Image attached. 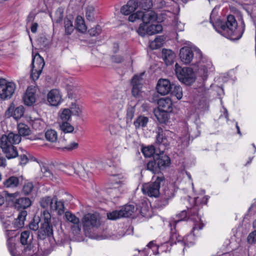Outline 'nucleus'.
<instances>
[{
  "mask_svg": "<svg viewBox=\"0 0 256 256\" xmlns=\"http://www.w3.org/2000/svg\"><path fill=\"white\" fill-rule=\"evenodd\" d=\"M43 218L38 232V249L34 256H48L53 250L56 243L53 236L50 214L45 212Z\"/></svg>",
  "mask_w": 256,
  "mask_h": 256,
  "instance_id": "obj_1",
  "label": "nucleus"
},
{
  "mask_svg": "<svg viewBox=\"0 0 256 256\" xmlns=\"http://www.w3.org/2000/svg\"><path fill=\"white\" fill-rule=\"evenodd\" d=\"M21 139L19 135L13 132H10L8 135L2 134L0 137V148L8 159L18 156L17 148L14 144L20 143Z\"/></svg>",
  "mask_w": 256,
  "mask_h": 256,
  "instance_id": "obj_2",
  "label": "nucleus"
},
{
  "mask_svg": "<svg viewBox=\"0 0 256 256\" xmlns=\"http://www.w3.org/2000/svg\"><path fill=\"white\" fill-rule=\"evenodd\" d=\"M242 26L238 27V23L235 17L232 14L227 16L226 21L221 24L220 28L224 32L228 33V36L232 40H238L242 36L245 28L243 20H242Z\"/></svg>",
  "mask_w": 256,
  "mask_h": 256,
  "instance_id": "obj_3",
  "label": "nucleus"
},
{
  "mask_svg": "<svg viewBox=\"0 0 256 256\" xmlns=\"http://www.w3.org/2000/svg\"><path fill=\"white\" fill-rule=\"evenodd\" d=\"M170 164V159L164 152L156 154L153 156V159L149 161L147 164V169L156 174H162L161 170L168 168Z\"/></svg>",
  "mask_w": 256,
  "mask_h": 256,
  "instance_id": "obj_4",
  "label": "nucleus"
},
{
  "mask_svg": "<svg viewBox=\"0 0 256 256\" xmlns=\"http://www.w3.org/2000/svg\"><path fill=\"white\" fill-rule=\"evenodd\" d=\"M179 56L184 64H195L200 60L202 56L201 51L196 48L184 46L180 50Z\"/></svg>",
  "mask_w": 256,
  "mask_h": 256,
  "instance_id": "obj_5",
  "label": "nucleus"
},
{
  "mask_svg": "<svg viewBox=\"0 0 256 256\" xmlns=\"http://www.w3.org/2000/svg\"><path fill=\"white\" fill-rule=\"evenodd\" d=\"M165 182V178L162 174L160 176H154L152 181L142 185V191L145 194L150 197L157 198L160 194V188L161 185Z\"/></svg>",
  "mask_w": 256,
  "mask_h": 256,
  "instance_id": "obj_6",
  "label": "nucleus"
},
{
  "mask_svg": "<svg viewBox=\"0 0 256 256\" xmlns=\"http://www.w3.org/2000/svg\"><path fill=\"white\" fill-rule=\"evenodd\" d=\"M174 70L178 80L186 85H191L196 80V74L191 68H182L176 63Z\"/></svg>",
  "mask_w": 256,
  "mask_h": 256,
  "instance_id": "obj_7",
  "label": "nucleus"
},
{
  "mask_svg": "<svg viewBox=\"0 0 256 256\" xmlns=\"http://www.w3.org/2000/svg\"><path fill=\"white\" fill-rule=\"evenodd\" d=\"M16 88L14 82L0 78V98L2 100L10 99L14 94Z\"/></svg>",
  "mask_w": 256,
  "mask_h": 256,
  "instance_id": "obj_8",
  "label": "nucleus"
},
{
  "mask_svg": "<svg viewBox=\"0 0 256 256\" xmlns=\"http://www.w3.org/2000/svg\"><path fill=\"white\" fill-rule=\"evenodd\" d=\"M32 235H30V231L24 230L21 233L20 242L22 245H26L22 252L26 256H34L36 254V252H34V250H32Z\"/></svg>",
  "mask_w": 256,
  "mask_h": 256,
  "instance_id": "obj_9",
  "label": "nucleus"
},
{
  "mask_svg": "<svg viewBox=\"0 0 256 256\" xmlns=\"http://www.w3.org/2000/svg\"><path fill=\"white\" fill-rule=\"evenodd\" d=\"M135 211V207L134 204H126L119 210H114L112 212L108 213V218L111 220H115L122 217H129L132 216Z\"/></svg>",
  "mask_w": 256,
  "mask_h": 256,
  "instance_id": "obj_10",
  "label": "nucleus"
},
{
  "mask_svg": "<svg viewBox=\"0 0 256 256\" xmlns=\"http://www.w3.org/2000/svg\"><path fill=\"white\" fill-rule=\"evenodd\" d=\"M198 198H194V205L188 210V220L196 222H194L192 230L191 232L192 233L194 232V231L196 230H202L204 226V224L202 222L201 219L198 214L199 209L198 206L196 204V200Z\"/></svg>",
  "mask_w": 256,
  "mask_h": 256,
  "instance_id": "obj_11",
  "label": "nucleus"
},
{
  "mask_svg": "<svg viewBox=\"0 0 256 256\" xmlns=\"http://www.w3.org/2000/svg\"><path fill=\"white\" fill-rule=\"evenodd\" d=\"M16 195H18L16 193L8 194L9 196L13 198L12 200L14 201V206L16 209L20 212L22 210H26L31 206L32 202L29 198L20 197L14 200Z\"/></svg>",
  "mask_w": 256,
  "mask_h": 256,
  "instance_id": "obj_12",
  "label": "nucleus"
},
{
  "mask_svg": "<svg viewBox=\"0 0 256 256\" xmlns=\"http://www.w3.org/2000/svg\"><path fill=\"white\" fill-rule=\"evenodd\" d=\"M82 224L84 228L89 230L92 228H98L100 225V221L96 214L88 213L84 216Z\"/></svg>",
  "mask_w": 256,
  "mask_h": 256,
  "instance_id": "obj_13",
  "label": "nucleus"
},
{
  "mask_svg": "<svg viewBox=\"0 0 256 256\" xmlns=\"http://www.w3.org/2000/svg\"><path fill=\"white\" fill-rule=\"evenodd\" d=\"M158 196L160 197L157 200L156 204L158 207L162 208L166 206L168 203V200L174 197V190L172 189L164 188Z\"/></svg>",
  "mask_w": 256,
  "mask_h": 256,
  "instance_id": "obj_14",
  "label": "nucleus"
},
{
  "mask_svg": "<svg viewBox=\"0 0 256 256\" xmlns=\"http://www.w3.org/2000/svg\"><path fill=\"white\" fill-rule=\"evenodd\" d=\"M172 84L168 79H160L157 83L156 90L162 95H166L170 94L172 89Z\"/></svg>",
  "mask_w": 256,
  "mask_h": 256,
  "instance_id": "obj_15",
  "label": "nucleus"
},
{
  "mask_svg": "<svg viewBox=\"0 0 256 256\" xmlns=\"http://www.w3.org/2000/svg\"><path fill=\"white\" fill-rule=\"evenodd\" d=\"M142 76L138 75H134L132 79L131 84L132 86V94L135 98H140L141 96V90L142 87Z\"/></svg>",
  "mask_w": 256,
  "mask_h": 256,
  "instance_id": "obj_16",
  "label": "nucleus"
},
{
  "mask_svg": "<svg viewBox=\"0 0 256 256\" xmlns=\"http://www.w3.org/2000/svg\"><path fill=\"white\" fill-rule=\"evenodd\" d=\"M24 112V108L22 106H20L14 108V106L12 104L6 112V115L8 117L13 116L16 120L21 118Z\"/></svg>",
  "mask_w": 256,
  "mask_h": 256,
  "instance_id": "obj_17",
  "label": "nucleus"
},
{
  "mask_svg": "<svg viewBox=\"0 0 256 256\" xmlns=\"http://www.w3.org/2000/svg\"><path fill=\"white\" fill-rule=\"evenodd\" d=\"M169 226L170 228V238L168 243H169L170 246H172L174 244H176V242H182V237L176 232V222L170 221Z\"/></svg>",
  "mask_w": 256,
  "mask_h": 256,
  "instance_id": "obj_18",
  "label": "nucleus"
},
{
  "mask_svg": "<svg viewBox=\"0 0 256 256\" xmlns=\"http://www.w3.org/2000/svg\"><path fill=\"white\" fill-rule=\"evenodd\" d=\"M48 102L52 106H58L62 102V96L60 92L56 89L52 90L47 96Z\"/></svg>",
  "mask_w": 256,
  "mask_h": 256,
  "instance_id": "obj_19",
  "label": "nucleus"
},
{
  "mask_svg": "<svg viewBox=\"0 0 256 256\" xmlns=\"http://www.w3.org/2000/svg\"><path fill=\"white\" fill-rule=\"evenodd\" d=\"M110 183L106 188L107 192L111 194L114 192H117L118 188L124 184L122 181L118 180L116 175H113L110 178ZM111 196L114 198V194H111Z\"/></svg>",
  "mask_w": 256,
  "mask_h": 256,
  "instance_id": "obj_20",
  "label": "nucleus"
},
{
  "mask_svg": "<svg viewBox=\"0 0 256 256\" xmlns=\"http://www.w3.org/2000/svg\"><path fill=\"white\" fill-rule=\"evenodd\" d=\"M140 19L144 24H149L156 22L157 20V14L154 11L148 10L145 11H140Z\"/></svg>",
  "mask_w": 256,
  "mask_h": 256,
  "instance_id": "obj_21",
  "label": "nucleus"
},
{
  "mask_svg": "<svg viewBox=\"0 0 256 256\" xmlns=\"http://www.w3.org/2000/svg\"><path fill=\"white\" fill-rule=\"evenodd\" d=\"M136 103L132 100L127 105L125 118L128 126H130L132 123L136 112Z\"/></svg>",
  "mask_w": 256,
  "mask_h": 256,
  "instance_id": "obj_22",
  "label": "nucleus"
},
{
  "mask_svg": "<svg viewBox=\"0 0 256 256\" xmlns=\"http://www.w3.org/2000/svg\"><path fill=\"white\" fill-rule=\"evenodd\" d=\"M166 130H164L160 127L158 128L157 134L156 136V143L159 146H168L170 142L166 136Z\"/></svg>",
  "mask_w": 256,
  "mask_h": 256,
  "instance_id": "obj_23",
  "label": "nucleus"
},
{
  "mask_svg": "<svg viewBox=\"0 0 256 256\" xmlns=\"http://www.w3.org/2000/svg\"><path fill=\"white\" fill-rule=\"evenodd\" d=\"M54 199H57L56 196L52 198L50 196H46L42 198L40 201V205L42 208L44 209L43 212V217H44V212L47 211L50 214L52 212L53 202Z\"/></svg>",
  "mask_w": 256,
  "mask_h": 256,
  "instance_id": "obj_24",
  "label": "nucleus"
},
{
  "mask_svg": "<svg viewBox=\"0 0 256 256\" xmlns=\"http://www.w3.org/2000/svg\"><path fill=\"white\" fill-rule=\"evenodd\" d=\"M27 215L28 212L26 210H22L18 212L17 218L14 219L12 222L13 227L16 230H18L24 226Z\"/></svg>",
  "mask_w": 256,
  "mask_h": 256,
  "instance_id": "obj_25",
  "label": "nucleus"
},
{
  "mask_svg": "<svg viewBox=\"0 0 256 256\" xmlns=\"http://www.w3.org/2000/svg\"><path fill=\"white\" fill-rule=\"evenodd\" d=\"M22 100L24 104L28 106H32L36 100L34 90L32 88H28L23 96Z\"/></svg>",
  "mask_w": 256,
  "mask_h": 256,
  "instance_id": "obj_26",
  "label": "nucleus"
},
{
  "mask_svg": "<svg viewBox=\"0 0 256 256\" xmlns=\"http://www.w3.org/2000/svg\"><path fill=\"white\" fill-rule=\"evenodd\" d=\"M138 6L137 0H130L126 4L122 6L120 12L124 15H129L136 9Z\"/></svg>",
  "mask_w": 256,
  "mask_h": 256,
  "instance_id": "obj_27",
  "label": "nucleus"
},
{
  "mask_svg": "<svg viewBox=\"0 0 256 256\" xmlns=\"http://www.w3.org/2000/svg\"><path fill=\"white\" fill-rule=\"evenodd\" d=\"M158 110L172 112V101L171 99L168 97L164 98H160L158 102Z\"/></svg>",
  "mask_w": 256,
  "mask_h": 256,
  "instance_id": "obj_28",
  "label": "nucleus"
},
{
  "mask_svg": "<svg viewBox=\"0 0 256 256\" xmlns=\"http://www.w3.org/2000/svg\"><path fill=\"white\" fill-rule=\"evenodd\" d=\"M45 65L44 61L42 57L38 54H36L34 56L32 54V58L31 66L37 68V72H42L43 68Z\"/></svg>",
  "mask_w": 256,
  "mask_h": 256,
  "instance_id": "obj_29",
  "label": "nucleus"
},
{
  "mask_svg": "<svg viewBox=\"0 0 256 256\" xmlns=\"http://www.w3.org/2000/svg\"><path fill=\"white\" fill-rule=\"evenodd\" d=\"M23 180L22 176H11L6 179L3 182L4 186L6 188H16L20 184H22Z\"/></svg>",
  "mask_w": 256,
  "mask_h": 256,
  "instance_id": "obj_30",
  "label": "nucleus"
},
{
  "mask_svg": "<svg viewBox=\"0 0 256 256\" xmlns=\"http://www.w3.org/2000/svg\"><path fill=\"white\" fill-rule=\"evenodd\" d=\"M162 57L166 65L170 66L174 62L176 55L174 53L170 50L162 49Z\"/></svg>",
  "mask_w": 256,
  "mask_h": 256,
  "instance_id": "obj_31",
  "label": "nucleus"
},
{
  "mask_svg": "<svg viewBox=\"0 0 256 256\" xmlns=\"http://www.w3.org/2000/svg\"><path fill=\"white\" fill-rule=\"evenodd\" d=\"M170 112L158 110L154 114L158 121L160 124H166L170 119L169 113Z\"/></svg>",
  "mask_w": 256,
  "mask_h": 256,
  "instance_id": "obj_32",
  "label": "nucleus"
},
{
  "mask_svg": "<svg viewBox=\"0 0 256 256\" xmlns=\"http://www.w3.org/2000/svg\"><path fill=\"white\" fill-rule=\"evenodd\" d=\"M148 118L146 116L140 115L138 116L133 124L136 129H139L140 128H144L146 126L148 122Z\"/></svg>",
  "mask_w": 256,
  "mask_h": 256,
  "instance_id": "obj_33",
  "label": "nucleus"
},
{
  "mask_svg": "<svg viewBox=\"0 0 256 256\" xmlns=\"http://www.w3.org/2000/svg\"><path fill=\"white\" fill-rule=\"evenodd\" d=\"M64 202L62 200L58 201V198L54 199L52 212L56 211L58 215H62L64 212Z\"/></svg>",
  "mask_w": 256,
  "mask_h": 256,
  "instance_id": "obj_34",
  "label": "nucleus"
},
{
  "mask_svg": "<svg viewBox=\"0 0 256 256\" xmlns=\"http://www.w3.org/2000/svg\"><path fill=\"white\" fill-rule=\"evenodd\" d=\"M95 8L92 5L88 6L86 8V16L87 20L94 22L96 20Z\"/></svg>",
  "mask_w": 256,
  "mask_h": 256,
  "instance_id": "obj_35",
  "label": "nucleus"
},
{
  "mask_svg": "<svg viewBox=\"0 0 256 256\" xmlns=\"http://www.w3.org/2000/svg\"><path fill=\"white\" fill-rule=\"evenodd\" d=\"M68 109L70 111L71 115L76 116H82V108L78 104L72 102Z\"/></svg>",
  "mask_w": 256,
  "mask_h": 256,
  "instance_id": "obj_36",
  "label": "nucleus"
},
{
  "mask_svg": "<svg viewBox=\"0 0 256 256\" xmlns=\"http://www.w3.org/2000/svg\"><path fill=\"white\" fill-rule=\"evenodd\" d=\"M18 134L21 138V136H29L31 133V130L28 125L24 124H20L18 126Z\"/></svg>",
  "mask_w": 256,
  "mask_h": 256,
  "instance_id": "obj_37",
  "label": "nucleus"
},
{
  "mask_svg": "<svg viewBox=\"0 0 256 256\" xmlns=\"http://www.w3.org/2000/svg\"><path fill=\"white\" fill-rule=\"evenodd\" d=\"M162 27L160 24H152L147 28V34L153 35L162 32Z\"/></svg>",
  "mask_w": 256,
  "mask_h": 256,
  "instance_id": "obj_38",
  "label": "nucleus"
},
{
  "mask_svg": "<svg viewBox=\"0 0 256 256\" xmlns=\"http://www.w3.org/2000/svg\"><path fill=\"white\" fill-rule=\"evenodd\" d=\"M45 137L47 140L54 142L58 140L57 132L54 130H48L45 132Z\"/></svg>",
  "mask_w": 256,
  "mask_h": 256,
  "instance_id": "obj_39",
  "label": "nucleus"
},
{
  "mask_svg": "<svg viewBox=\"0 0 256 256\" xmlns=\"http://www.w3.org/2000/svg\"><path fill=\"white\" fill-rule=\"evenodd\" d=\"M76 28L81 32H84L87 30L84 20L80 16H78L76 19Z\"/></svg>",
  "mask_w": 256,
  "mask_h": 256,
  "instance_id": "obj_40",
  "label": "nucleus"
},
{
  "mask_svg": "<svg viewBox=\"0 0 256 256\" xmlns=\"http://www.w3.org/2000/svg\"><path fill=\"white\" fill-rule=\"evenodd\" d=\"M60 128L64 133H71L74 130V127L68 122H59Z\"/></svg>",
  "mask_w": 256,
  "mask_h": 256,
  "instance_id": "obj_41",
  "label": "nucleus"
},
{
  "mask_svg": "<svg viewBox=\"0 0 256 256\" xmlns=\"http://www.w3.org/2000/svg\"><path fill=\"white\" fill-rule=\"evenodd\" d=\"M172 89L170 91V94L172 96H174L178 100H180L182 96V88L180 86L175 85L172 84Z\"/></svg>",
  "mask_w": 256,
  "mask_h": 256,
  "instance_id": "obj_42",
  "label": "nucleus"
},
{
  "mask_svg": "<svg viewBox=\"0 0 256 256\" xmlns=\"http://www.w3.org/2000/svg\"><path fill=\"white\" fill-rule=\"evenodd\" d=\"M70 111L68 108H64L60 112V122H68L71 118Z\"/></svg>",
  "mask_w": 256,
  "mask_h": 256,
  "instance_id": "obj_43",
  "label": "nucleus"
},
{
  "mask_svg": "<svg viewBox=\"0 0 256 256\" xmlns=\"http://www.w3.org/2000/svg\"><path fill=\"white\" fill-rule=\"evenodd\" d=\"M40 221V218L38 216H34L33 219L28 224L30 230L34 231L38 230L40 229L38 224Z\"/></svg>",
  "mask_w": 256,
  "mask_h": 256,
  "instance_id": "obj_44",
  "label": "nucleus"
},
{
  "mask_svg": "<svg viewBox=\"0 0 256 256\" xmlns=\"http://www.w3.org/2000/svg\"><path fill=\"white\" fill-rule=\"evenodd\" d=\"M64 24L65 28V33L66 35H70L74 30V26L72 22L68 18L64 19Z\"/></svg>",
  "mask_w": 256,
  "mask_h": 256,
  "instance_id": "obj_45",
  "label": "nucleus"
},
{
  "mask_svg": "<svg viewBox=\"0 0 256 256\" xmlns=\"http://www.w3.org/2000/svg\"><path fill=\"white\" fill-rule=\"evenodd\" d=\"M64 217L67 221L72 224H78L80 222V219L70 211L65 212Z\"/></svg>",
  "mask_w": 256,
  "mask_h": 256,
  "instance_id": "obj_46",
  "label": "nucleus"
},
{
  "mask_svg": "<svg viewBox=\"0 0 256 256\" xmlns=\"http://www.w3.org/2000/svg\"><path fill=\"white\" fill-rule=\"evenodd\" d=\"M138 6L142 9L144 11L148 10L152 6V0H140Z\"/></svg>",
  "mask_w": 256,
  "mask_h": 256,
  "instance_id": "obj_47",
  "label": "nucleus"
},
{
  "mask_svg": "<svg viewBox=\"0 0 256 256\" xmlns=\"http://www.w3.org/2000/svg\"><path fill=\"white\" fill-rule=\"evenodd\" d=\"M142 152L145 157L150 158L154 156L155 148L153 146L144 147L142 148Z\"/></svg>",
  "mask_w": 256,
  "mask_h": 256,
  "instance_id": "obj_48",
  "label": "nucleus"
},
{
  "mask_svg": "<svg viewBox=\"0 0 256 256\" xmlns=\"http://www.w3.org/2000/svg\"><path fill=\"white\" fill-rule=\"evenodd\" d=\"M34 189V184L31 182H25L22 186V192L26 196L29 195L31 194Z\"/></svg>",
  "mask_w": 256,
  "mask_h": 256,
  "instance_id": "obj_49",
  "label": "nucleus"
},
{
  "mask_svg": "<svg viewBox=\"0 0 256 256\" xmlns=\"http://www.w3.org/2000/svg\"><path fill=\"white\" fill-rule=\"evenodd\" d=\"M176 216L178 218V220H170V221L176 222V224L180 222L188 220V212L186 210L182 211L176 215Z\"/></svg>",
  "mask_w": 256,
  "mask_h": 256,
  "instance_id": "obj_50",
  "label": "nucleus"
},
{
  "mask_svg": "<svg viewBox=\"0 0 256 256\" xmlns=\"http://www.w3.org/2000/svg\"><path fill=\"white\" fill-rule=\"evenodd\" d=\"M102 32L101 26L97 24L94 27L88 30V34L92 36H96L99 35Z\"/></svg>",
  "mask_w": 256,
  "mask_h": 256,
  "instance_id": "obj_51",
  "label": "nucleus"
},
{
  "mask_svg": "<svg viewBox=\"0 0 256 256\" xmlns=\"http://www.w3.org/2000/svg\"><path fill=\"white\" fill-rule=\"evenodd\" d=\"M38 42L40 46L44 48H46L50 46V41L44 36H40L38 38Z\"/></svg>",
  "mask_w": 256,
  "mask_h": 256,
  "instance_id": "obj_52",
  "label": "nucleus"
},
{
  "mask_svg": "<svg viewBox=\"0 0 256 256\" xmlns=\"http://www.w3.org/2000/svg\"><path fill=\"white\" fill-rule=\"evenodd\" d=\"M111 60L112 62L116 64H120L122 62L124 58L123 56L121 55H112L110 57Z\"/></svg>",
  "mask_w": 256,
  "mask_h": 256,
  "instance_id": "obj_53",
  "label": "nucleus"
},
{
  "mask_svg": "<svg viewBox=\"0 0 256 256\" xmlns=\"http://www.w3.org/2000/svg\"><path fill=\"white\" fill-rule=\"evenodd\" d=\"M146 24H147L144 22L140 24L137 30V32L142 36H144L146 34H147V28L146 29L145 28Z\"/></svg>",
  "mask_w": 256,
  "mask_h": 256,
  "instance_id": "obj_54",
  "label": "nucleus"
},
{
  "mask_svg": "<svg viewBox=\"0 0 256 256\" xmlns=\"http://www.w3.org/2000/svg\"><path fill=\"white\" fill-rule=\"evenodd\" d=\"M37 68L32 66L30 76L34 81L37 80L42 72H37Z\"/></svg>",
  "mask_w": 256,
  "mask_h": 256,
  "instance_id": "obj_55",
  "label": "nucleus"
},
{
  "mask_svg": "<svg viewBox=\"0 0 256 256\" xmlns=\"http://www.w3.org/2000/svg\"><path fill=\"white\" fill-rule=\"evenodd\" d=\"M247 241L250 244L256 242V230L248 234L247 238Z\"/></svg>",
  "mask_w": 256,
  "mask_h": 256,
  "instance_id": "obj_56",
  "label": "nucleus"
},
{
  "mask_svg": "<svg viewBox=\"0 0 256 256\" xmlns=\"http://www.w3.org/2000/svg\"><path fill=\"white\" fill-rule=\"evenodd\" d=\"M112 104L114 105V109L116 111H118L122 109L123 106V102L120 100H114L112 102Z\"/></svg>",
  "mask_w": 256,
  "mask_h": 256,
  "instance_id": "obj_57",
  "label": "nucleus"
},
{
  "mask_svg": "<svg viewBox=\"0 0 256 256\" xmlns=\"http://www.w3.org/2000/svg\"><path fill=\"white\" fill-rule=\"evenodd\" d=\"M73 224L74 225L71 226V230L74 234L78 235L80 234L81 230V224L80 221L78 224Z\"/></svg>",
  "mask_w": 256,
  "mask_h": 256,
  "instance_id": "obj_58",
  "label": "nucleus"
},
{
  "mask_svg": "<svg viewBox=\"0 0 256 256\" xmlns=\"http://www.w3.org/2000/svg\"><path fill=\"white\" fill-rule=\"evenodd\" d=\"M41 170L46 176L49 178L52 177V174L47 166H44L41 168Z\"/></svg>",
  "mask_w": 256,
  "mask_h": 256,
  "instance_id": "obj_59",
  "label": "nucleus"
},
{
  "mask_svg": "<svg viewBox=\"0 0 256 256\" xmlns=\"http://www.w3.org/2000/svg\"><path fill=\"white\" fill-rule=\"evenodd\" d=\"M78 144L77 142H73L70 144L66 146H64L62 148V150H66L68 151H71L73 150L76 149L78 148Z\"/></svg>",
  "mask_w": 256,
  "mask_h": 256,
  "instance_id": "obj_60",
  "label": "nucleus"
},
{
  "mask_svg": "<svg viewBox=\"0 0 256 256\" xmlns=\"http://www.w3.org/2000/svg\"><path fill=\"white\" fill-rule=\"evenodd\" d=\"M139 12L140 11H138L136 13L130 14L128 17L129 21L134 22L137 19H140V14H139Z\"/></svg>",
  "mask_w": 256,
  "mask_h": 256,
  "instance_id": "obj_61",
  "label": "nucleus"
},
{
  "mask_svg": "<svg viewBox=\"0 0 256 256\" xmlns=\"http://www.w3.org/2000/svg\"><path fill=\"white\" fill-rule=\"evenodd\" d=\"M20 160V164L24 165L28 162V158L26 154H21L18 156Z\"/></svg>",
  "mask_w": 256,
  "mask_h": 256,
  "instance_id": "obj_62",
  "label": "nucleus"
},
{
  "mask_svg": "<svg viewBox=\"0 0 256 256\" xmlns=\"http://www.w3.org/2000/svg\"><path fill=\"white\" fill-rule=\"evenodd\" d=\"M56 14L57 16L54 19L55 22L58 24L61 22L63 18V12L60 11L57 12Z\"/></svg>",
  "mask_w": 256,
  "mask_h": 256,
  "instance_id": "obj_63",
  "label": "nucleus"
},
{
  "mask_svg": "<svg viewBox=\"0 0 256 256\" xmlns=\"http://www.w3.org/2000/svg\"><path fill=\"white\" fill-rule=\"evenodd\" d=\"M164 40V38L162 36H158L154 40V42L156 44V48H158L160 46L162 42Z\"/></svg>",
  "mask_w": 256,
  "mask_h": 256,
  "instance_id": "obj_64",
  "label": "nucleus"
}]
</instances>
